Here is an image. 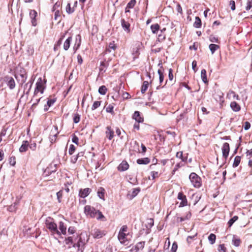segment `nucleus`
<instances>
[{
	"instance_id": "nucleus-46",
	"label": "nucleus",
	"mask_w": 252,
	"mask_h": 252,
	"mask_svg": "<svg viewBox=\"0 0 252 252\" xmlns=\"http://www.w3.org/2000/svg\"><path fill=\"white\" fill-rule=\"evenodd\" d=\"M145 243V242L144 241H141L137 243L136 245H135L137 250H138L139 251L140 250H142L144 247Z\"/></svg>"
},
{
	"instance_id": "nucleus-44",
	"label": "nucleus",
	"mask_w": 252,
	"mask_h": 252,
	"mask_svg": "<svg viewBox=\"0 0 252 252\" xmlns=\"http://www.w3.org/2000/svg\"><path fill=\"white\" fill-rule=\"evenodd\" d=\"M81 42V35L80 34H77L76 36V43L75 44V46H76V45H77V47H76V50L77 49L80 47Z\"/></svg>"
},
{
	"instance_id": "nucleus-60",
	"label": "nucleus",
	"mask_w": 252,
	"mask_h": 252,
	"mask_svg": "<svg viewBox=\"0 0 252 252\" xmlns=\"http://www.w3.org/2000/svg\"><path fill=\"white\" fill-rule=\"evenodd\" d=\"M209 40L212 42H219L218 38L213 35L210 36Z\"/></svg>"
},
{
	"instance_id": "nucleus-13",
	"label": "nucleus",
	"mask_w": 252,
	"mask_h": 252,
	"mask_svg": "<svg viewBox=\"0 0 252 252\" xmlns=\"http://www.w3.org/2000/svg\"><path fill=\"white\" fill-rule=\"evenodd\" d=\"M37 14V12L35 10H31L30 11V16L31 18V22L33 26H35L37 24L35 19Z\"/></svg>"
},
{
	"instance_id": "nucleus-50",
	"label": "nucleus",
	"mask_w": 252,
	"mask_h": 252,
	"mask_svg": "<svg viewBox=\"0 0 252 252\" xmlns=\"http://www.w3.org/2000/svg\"><path fill=\"white\" fill-rule=\"evenodd\" d=\"M101 104V101H95L94 102L92 107V110H94L97 108L99 106H100Z\"/></svg>"
},
{
	"instance_id": "nucleus-16",
	"label": "nucleus",
	"mask_w": 252,
	"mask_h": 252,
	"mask_svg": "<svg viewBox=\"0 0 252 252\" xmlns=\"http://www.w3.org/2000/svg\"><path fill=\"white\" fill-rule=\"evenodd\" d=\"M33 82L30 80L24 86V93L27 95L29 94L31 90Z\"/></svg>"
},
{
	"instance_id": "nucleus-19",
	"label": "nucleus",
	"mask_w": 252,
	"mask_h": 252,
	"mask_svg": "<svg viewBox=\"0 0 252 252\" xmlns=\"http://www.w3.org/2000/svg\"><path fill=\"white\" fill-rule=\"evenodd\" d=\"M29 147V142L28 141H23L22 144L19 148V152L21 153L25 152L27 151Z\"/></svg>"
},
{
	"instance_id": "nucleus-28",
	"label": "nucleus",
	"mask_w": 252,
	"mask_h": 252,
	"mask_svg": "<svg viewBox=\"0 0 252 252\" xmlns=\"http://www.w3.org/2000/svg\"><path fill=\"white\" fill-rule=\"evenodd\" d=\"M56 172V169H52V166L51 165L48 167L44 172V175L45 176H48L53 172Z\"/></svg>"
},
{
	"instance_id": "nucleus-4",
	"label": "nucleus",
	"mask_w": 252,
	"mask_h": 252,
	"mask_svg": "<svg viewBox=\"0 0 252 252\" xmlns=\"http://www.w3.org/2000/svg\"><path fill=\"white\" fill-rule=\"evenodd\" d=\"M97 212L98 210L91 206L86 205L84 207V213L87 217L92 218H95L97 216Z\"/></svg>"
},
{
	"instance_id": "nucleus-30",
	"label": "nucleus",
	"mask_w": 252,
	"mask_h": 252,
	"mask_svg": "<svg viewBox=\"0 0 252 252\" xmlns=\"http://www.w3.org/2000/svg\"><path fill=\"white\" fill-rule=\"evenodd\" d=\"M105 189L104 188L100 187L98 189L97 193L98 196L102 199H104V194H105Z\"/></svg>"
},
{
	"instance_id": "nucleus-45",
	"label": "nucleus",
	"mask_w": 252,
	"mask_h": 252,
	"mask_svg": "<svg viewBox=\"0 0 252 252\" xmlns=\"http://www.w3.org/2000/svg\"><path fill=\"white\" fill-rule=\"evenodd\" d=\"M238 219V217L235 216L232 217L228 222L229 227H230L232 224Z\"/></svg>"
},
{
	"instance_id": "nucleus-26",
	"label": "nucleus",
	"mask_w": 252,
	"mask_h": 252,
	"mask_svg": "<svg viewBox=\"0 0 252 252\" xmlns=\"http://www.w3.org/2000/svg\"><path fill=\"white\" fill-rule=\"evenodd\" d=\"M232 244L235 247H239L241 244V240L237 236L234 235L232 239Z\"/></svg>"
},
{
	"instance_id": "nucleus-38",
	"label": "nucleus",
	"mask_w": 252,
	"mask_h": 252,
	"mask_svg": "<svg viewBox=\"0 0 252 252\" xmlns=\"http://www.w3.org/2000/svg\"><path fill=\"white\" fill-rule=\"evenodd\" d=\"M107 89L105 86L102 85L98 89V93L101 95H105L106 94Z\"/></svg>"
},
{
	"instance_id": "nucleus-58",
	"label": "nucleus",
	"mask_w": 252,
	"mask_h": 252,
	"mask_svg": "<svg viewBox=\"0 0 252 252\" xmlns=\"http://www.w3.org/2000/svg\"><path fill=\"white\" fill-rule=\"evenodd\" d=\"M165 38V35L161 33L158 34V40L159 42L163 41Z\"/></svg>"
},
{
	"instance_id": "nucleus-52",
	"label": "nucleus",
	"mask_w": 252,
	"mask_h": 252,
	"mask_svg": "<svg viewBox=\"0 0 252 252\" xmlns=\"http://www.w3.org/2000/svg\"><path fill=\"white\" fill-rule=\"evenodd\" d=\"M74 10L73 8H71L70 6V4L69 3H67L66 6V12L68 14H71L74 12Z\"/></svg>"
},
{
	"instance_id": "nucleus-62",
	"label": "nucleus",
	"mask_w": 252,
	"mask_h": 252,
	"mask_svg": "<svg viewBox=\"0 0 252 252\" xmlns=\"http://www.w3.org/2000/svg\"><path fill=\"white\" fill-rule=\"evenodd\" d=\"M252 7V0H248L247 2V6L246 9L247 10H250Z\"/></svg>"
},
{
	"instance_id": "nucleus-57",
	"label": "nucleus",
	"mask_w": 252,
	"mask_h": 252,
	"mask_svg": "<svg viewBox=\"0 0 252 252\" xmlns=\"http://www.w3.org/2000/svg\"><path fill=\"white\" fill-rule=\"evenodd\" d=\"M56 99H48V100L47 102V105L48 107H51L52 106L54 103L55 102Z\"/></svg>"
},
{
	"instance_id": "nucleus-20",
	"label": "nucleus",
	"mask_w": 252,
	"mask_h": 252,
	"mask_svg": "<svg viewBox=\"0 0 252 252\" xmlns=\"http://www.w3.org/2000/svg\"><path fill=\"white\" fill-rule=\"evenodd\" d=\"M230 106L232 110L235 112H238L241 109L240 106L235 101L231 102Z\"/></svg>"
},
{
	"instance_id": "nucleus-23",
	"label": "nucleus",
	"mask_w": 252,
	"mask_h": 252,
	"mask_svg": "<svg viewBox=\"0 0 252 252\" xmlns=\"http://www.w3.org/2000/svg\"><path fill=\"white\" fill-rule=\"evenodd\" d=\"M150 162V159L148 158H139L137 160V163L138 164H147Z\"/></svg>"
},
{
	"instance_id": "nucleus-48",
	"label": "nucleus",
	"mask_w": 252,
	"mask_h": 252,
	"mask_svg": "<svg viewBox=\"0 0 252 252\" xmlns=\"http://www.w3.org/2000/svg\"><path fill=\"white\" fill-rule=\"evenodd\" d=\"M158 73L159 75V83L161 84L163 82V80H164L163 73L160 69L158 70Z\"/></svg>"
},
{
	"instance_id": "nucleus-3",
	"label": "nucleus",
	"mask_w": 252,
	"mask_h": 252,
	"mask_svg": "<svg viewBox=\"0 0 252 252\" xmlns=\"http://www.w3.org/2000/svg\"><path fill=\"white\" fill-rule=\"evenodd\" d=\"M15 77L21 84H23L26 81L27 78L26 70L23 68H21L15 75Z\"/></svg>"
},
{
	"instance_id": "nucleus-11",
	"label": "nucleus",
	"mask_w": 252,
	"mask_h": 252,
	"mask_svg": "<svg viewBox=\"0 0 252 252\" xmlns=\"http://www.w3.org/2000/svg\"><path fill=\"white\" fill-rule=\"evenodd\" d=\"M92 189L90 188L80 189L79 191V196L81 198H85L88 196L91 192Z\"/></svg>"
},
{
	"instance_id": "nucleus-64",
	"label": "nucleus",
	"mask_w": 252,
	"mask_h": 252,
	"mask_svg": "<svg viewBox=\"0 0 252 252\" xmlns=\"http://www.w3.org/2000/svg\"><path fill=\"white\" fill-rule=\"evenodd\" d=\"M151 175L153 180H154L158 176V172L157 171H152L151 172Z\"/></svg>"
},
{
	"instance_id": "nucleus-17",
	"label": "nucleus",
	"mask_w": 252,
	"mask_h": 252,
	"mask_svg": "<svg viewBox=\"0 0 252 252\" xmlns=\"http://www.w3.org/2000/svg\"><path fill=\"white\" fill-rule=\"evenodd\" d=\"M132 118L138 123H142L144 121L143 118L140 116V112L137 111L134 112Z\"/></svg>"
},
{
	"instance_id": "nucleus-9",
	"label": "nucleus",
	"mask_w": 252,
	"mask_h": 252,
	"mask_svg": "<svg viewBox=\"0 0 252 252\" xmlns=\"http://www.w3.org/2000/svg\"><path fill=\"white\" fill-rule=\"evenodd\" d=\"M177 198L179 200H181V202H180L179 206V207H183L188 205L187 197L183 192H179Z\"/></svg>"
},
{
	"instance_id": "nucleus-18",
	"label": "nucleus",
	"mask_w": 252,
	"mask_h": 252,
	"mask_svg": "<svg viewBox=\"0 0 252 252\" xmlns=\"http://www.w3.org/2000/svg\"><path fill=\"white\" fill-rule=\"evenodd\" d=\"M19 203V199L17 198L16 199L15 202L13 203V204H12L11 205L9 206L8 207V210L9 212H14L16 210L17 208V206Z\"/></svg>"
},
{
	"instance_id": "nucleus-40",
	"label": "nucleus",
	"mask_w": 252,
	"mask_h": 252,
	"mask_svg": "<svg viewBox=\"0 0 252 252\" xmlns=\"http://www.w3.org/2000/svg\"><path fill=\"white\" fill-rule=\"evenodd\" d=\"M108 63L107 62H102L100 63V66L99 67L100 71H103L104 72H105L106 68L107 66H108Z\"/></svg>"
},
{
	"instance_id": "nucleus-21",
	"label": "nucleus",
	"mask_w": 252,
	"mask_h": 252,
	"mask_svg": "<svg viewBox=\"0 0 252 252\" xmlns=\"http://www.w3.org/2000/svg\"><path fill=\"white\" fill-rule=\"evenodd\" d=\"M215 98L220 103H223L224 102L223 94L221 92H218L215 95Z\"/></svg>"
},
{
	"instance_id": "nucleus-25",
	"label": "nucleus",
	"mask_w": 252,
	"mask_h": 252,
	"mask_svg": "<svg viewBox=\"0 0 252 252\" xmlns=\"http://www.w3.org/2000/svg\"><path fill=\"white\" fill-rule=\"evenodd\" d=\"M71 41H72V37L71 36L68 37L66 39V40L65 41V42H64V44H63V49L64 50L66 51L69 49Z\"/></svg>"
},
{
	"instance_id": "nucleus-7",
	"label": "nucleus",
	"mask_w": 252,
	"mask_h": 252,
	"mask_svg": "<svg viewBox=\"0 0 252 252\" xmlns=\"http://www.w3.org/2000/svg\"><path fill=\"white\" fill-rule=\"evenodd\" d=\"M91 234L95 239H99L105 235V232L103 230L98 228H94L92 231Z\"/></svg>"
},
{
	"instance_id": "nucleus-54",
	"label": "nucleus",
	"mask_w": 252,
	"mask_h": 252,
	"mask_svg": "<svg viewBox=\"0 0 252 252\" xmlns=\"http://www.w3.org/2000/svg\"><path fill=\"white\" fill-rule=\"evenodd\" d=\"M218 250L219 252H226V249L224 244H220L219 246Z\"/></svg>"
},
{
	"instance_id": "nucleus-14",
	"label": "nucleus",
	"mask_w": 252,
	"mask_h": 252,
	"mask_svg": "<svg viewBox=\"0 0 252 252\" xmlns=\"http://www.w3.org/2000/svg\"><path fill=\"white\" fill-rule=\"evenodd\" d=\"M128 163L125 160H123L118 166V170L123 172L127 170L129 168Z\"/></svg>"
},
{
	"instance_id": "nucleus-56",
	"label": "nucleus",
	"mask_w": 252,
	"mask_h": 252,
	"mask_svg": "<svg viewBox=\"0 0 252 252\" xmlns=\"http://www.w3.org/2000/svg\"><path fill=\"white\" fill-rule=\"evenodd\" d=\"M80 120V116L79 114H75L73 117V122L75 124H77L79 122Z\"/></svg>"
},
{
	"instance_id": "nucleus-49",
	"label": "nucleus",
	"mask_w": 252,
	"mask_h": 252,
	"mask_svg": "<svg viewBox=\"0 0 252 252\" xmlns=\"http://www.w3.org/2000/svg\"><path fill=\"white\" fill-rule=\"evenodd\" d=\"M184 163L182 162H179V163H178L176 164V165L175 166V167L173 169V170L172 171V174H174L175 173V172L180 167H182L183 166H184Z\"/></svg>"
},
{
	"instance_id": "nucleus-31",
	"label": "nucleus",
	"mask_w": 252,
	"mask_h": 252,
	"mask_svg": "<svg viewBox=\"0 0 252 252\" xmlns=\"http://www.w3.org/2000/svg\"><path fill=\"white\" fill-rule=\"evenodd\" d=\"M140 189L139 188H137L133 189L132 190V193L131 194H128V195L129 196L130 199H132L134 197H135L137 194L140 192Z\"/></svg>"
},
{
	"instance_id": "nucleus-61",
	"label": "nucleus",
	"mask_w": 252,
	"mask_h": 252,
	"mask_svg": "<svg viewBox=\"0 0 252 252\" xmlns=\"http://www.w3.org/2000/svg\"><path fill=\"white\" fill-rule=\"evenodd\" d=\"M79 139L78 137L74 134L72 135V141L73 143L78 145Z\"/></svg>"
},
{
	"instance_id": "nucleus-51",
	"label": "nucleus",
	"mask_w": 252,
	"mask_h": 252,
	"mask_svg": "<svg viewBox=\"0 0 252 252\" xmlns=\"http://www.w3.org/2000/svg\"><path fill=\"white\" fill-rule=\"evenodd\" d=\"M63 195V191L62 190H60L58 192H57V196L58 202L61 203L62 202V198Z\"/></svg>"
},
{
	"instance_id": "nucleus-36",
	"label": "nucleus",
	"mask_w": 252,
	"mask_h": 252,
	"mask_svg": "<svg viewBox=\"0 0 252 252\" xmlns=\"http://www.w3.org/2000/svg\"><path fill=\"white\" fill-rule=\"evenodd\" d=\"M149 86V82L147 81H144L141 87V92L142 94L145 93L147 91Z\"/></svg>"
},
{
	"instance_id": "nucleus-5",
	"label": "nucleus",
	"mask_w": 252,
	"mask_h": 252,
	"mask_svg": "<svg viewBox=\"0 0 252 252\" xmlns=\"http://www.w3.org/2000/svg\"><path fill=\"white\" fill-rule=\"evenodd\" d=\"M44 88L43 86L42 80L41 78H38L36 83V87L34 89V96L38 95V94L40 93L41 94H43Z\"/></svg>"
},
{
	"instance_id": "nucleus-2",
	"label": "nucleus",
	"mask_w": 252,
	"mask_h": 252,
	"mask_svg": "<svg viewBox=\"0 0 252 252\" xmlns=\"http://www.w3.org/2000/svg\"><path fill=\"white\" fill-rule=\"evenodd\" d=\"M189 179L194 187L199 188L201 186V179L195 173H191L189 176Z\"/></svg>"
},
{
	"instance_id": "nucleus-12",
	"label": "nucleus",
	"mask_w": 252,
	"mask_h": 252,
	"mask_svg": "<svg viewBox=\"0 0 252 252\" xmlns=\"http://www.w3.org/2000/svg\"><path fill=\"white\" fill-rule=\"evenodd\" d=\"M121 22V26L123 30L127 33L129 32L130 31V24L128 22L126 21L124 19H122Z\"/></svg>"
},
{
	"instance_id": "nucleus-34",
	"label": "nucleus",
	"mask_w": 252,
	"mask_h": 252,
	"mask_svg": "<svg viewBox=\"0 0 252 252\" xmlns=\"http://www.w3.org/2000/svg\"><path fill=\"white\" fill-rule=\"evenodd\" d=\"M209 48L212 54H213L220 48V46L217 44H211L209 45Z\"/></svg>"
},
{
	"instance_id": "nucleus-15",
	"label": "nucleus",
	"mask_w": 252,
	"mask_h": 252,
	"mask_svg": "<svg viewBox=\"0 0 252 252\" xmlns=\"http://www.w3.org/2000/svg\"><path fill=\"white\" fill-rule=\"evenodd\" d=\"M105 134L106 137L109 140H111L114 136V131L110 126H107Z\"/></svg>"
},
{
	"instance_id": "nucleus-10",
	"label": "nucleus",
	"mask_w": 252,
	"mask_h": 252,
	"mask_svg": "<svg viewBox=\"0 0 252 252\" xmlns=\"http://www.w3.org/2000/svg\"><path fill=\"white\" fill-rule=\"evenodd\" d=\"M229 151L230 147L229 144L226 142L224 143L222 147V156L225 159H226L227 158Z\"/></svg>"
},
{
	"instance_id": "nucleus-43",
	"label": "nucleus",
	"mask_w": 252,
	"mask_h": 252,
	"mask_svg": "<svg viewBox=\"0 0 252 252\" xmlns=\"http://www.w3.org/2000/svg\"><path fill=\"white\" fill-rule=\"evenodd\" d=\"M216 237L214 234L211 233L208 237V240L211 244H214L216 241Z\"/></svg>"
},
{
	"instance_id": "nucleus-32",
	"label": "nucleus",
	"mask_w": 252,
	"mask_h": 252,
	"mask_svg": "<svg viewBox=\"0 0 252 252\" xmlns=\"http://www.w3.org/2000/svg\"><path fill=\"white\" fill-rule=\"evenodd\" d=\"M139 50V48L138 47H136L133 48V52H132L133 60H135V59L138 58L139 55L140 54Z\"/></svg>"
},
{
	"instance_id": "nucleus-33",
	"label": "nucleus",
	"mask_w": 252,
	"mask_h": 252,
	"mask_svg": "<svg viewBox=\"0 0 252 252\" xmlns=\"http://www.w3.org/2000/svg\"><path fill=\"white\" fill-rule=\"evenodd\" d=\"M201 77L202 81L204 83H207L208 82V80H207V75H206V71L204 69H203L201 70Z\"/></svg>"
},
{
	"instance_id": "nucleus-8",
	"label": "nucleus",
	"mask_w": 252,
	"mask_h": 252,
	"mask_svg": "<svg viewBox=\"0 0 252 252\" xmlns=\"http://www.w3.org/2000/svg\"><path fill=\"white\" fill-rule=\"evenodd\" d=\"M4 81L10 90H13L15 88V82L12 77L9 76H5L4 77Z\"/></svg>"
},
{
	"instance_id": "nucleus-59",
	"label": "nucleus",
	"mask_w": 252,
	"mask_h": 252,
	"mask_svg": "<svg viewBox=\"0 0 252 252\" xmlns=\"http://www.w3.org/2000/svg\"><path fill=\"white\" fill-rule=\"evenodd\" d=\"M64 37V35H63L61 36V37L59 39V40L57 41L56 44L55 45V48L56 47H58L60 46L62 44V40L63 39Z\"/></svg>"
},
{
	"instance_id": "nucleus-27",
	"label": "nucleus",
	"mask_w": 252,
	"mask_h": 252,
	"mask_svg": "<svg viewBox=\"0 0 252 252\" xmlns=\"http://www.w3.org/2000/svg\"><path fill=\"white\" fill-rule=\"evenodd\" d=\"M37 96V95L36 96H34V94H33V97L31 100V101L33 102L32 107H35L42 98V97H38Z\"/></svg>"
},
{
	"instance_id": "nucleus-55",
	"label": "nucleus",
	"mask_w": 252,
	"mask_h": 252,
	"mask_svg": "<svg viewBox=\"0 0 252 252\" xmlns=\"http://www.w3.org/2000/svg\"><path fill=\"white\" fill-rule=\"evenodd\" d=\"M75 150V147L74 145L71 144L69 146V150H68V153L70 155H71L73 154Z\"/></svg>"
},
{
	"instance_id": "nucleus-53",
	"label": "nucleus",
	"mask_w": 252,
	"mask_h": 252,
	"mask_svg": "<svg viewBox=\"0 0 252 252\" xmlns=\"http://www.w3.org/2000/svg\"><path fill=\"white\" fill-rule=\"evenodd\" d=\"M136 4L135 0H131L126 5L127 8H132Z\"/></svg>"
},
{
	"instance_id": "nucleus-6",
	"label": "nucleus",
	"mask_w": 252,
	"mask_h": 252,
	"mask_svg": "<svg viewBox=\"0 0 252 252\" xmlns=\"http://www.w3.org/2000/svg\"><path fill=\"white\" fill-rule=\"evenodd\" d=\"M77 239H78L77 243H74L72 245V247L74 248H77L78 251H81V252H83L84 249V246L85 243L80 236H78ZM76 238L75 240H76Z\"/></svg>"
},
{
	"instance_id": "nucleus-29",
	"label": "nucleus",
	"mask_w": 252,
	"mask_h": 252,
	"mask_svg": "<svg viewBox=\"0 0 252 252\" xmlns=\"http://www.w3.org/2000/svg\"><path fill=\"white\" fill-rule=\"evenodd\" d=\"M195 22L193 23V27L196 28H200L201 27L202 22L200 18L196 16L195 18Z\"/></svg>"
},
{
	"instance_id": "nucleus-63",
	"label": "nucleus",
	"mask_w": 252,
	"mask_h": 252,
	"mask_svg": "<svg viewBox=\"0 0 252 252\" xmlns=\"http://www.w3.org/2000/svg\"><path fill=\"white\" fill-rule=\"evenodd\" d=\"M113 109L114 107L111 105H109L108 107H106V111L108 113H113L114 112Z\"/></svg>"
},
{
	"instance_id": "nucleus-42",
	"label": "nucleus",
	"mask_w": 252,
	"mask_h": 252,
	"mask_svg": "<svg viewBox=\"0 0 252 252\" xmlns=\"http://www.w3.org/2000/svg\"><path fill=\"white\" fill-rule=\"evenodd\" d=\"M96 218L97 220H100L103 221H104L106 220L105 217L102 214V213L99 210H98V212L97 213V216H96Z\"/></svg>"
},
{
	"instance_id": "nucleus-22",
	"label": "nucleus",
	"mask_w": 252,
	"mask_h": 252,
	"mask_svg": "<svg viewBox=\"0 0 252 252\" xmlns=\"http://www.w3.org/2000/svg\"><path fill=\"white\" fill-rule=\"evenodd\" d=\"M59 228L61 231V234L65 235L66 233V226L64 225L63 221H60L59 224Z\"/></svg>"
},
{
	"instance_id": "nucleus-35",
	"label": "nucleus",
	"mask_w": 252,
	"mask_h": 252,
	"mask_svg": "<svg viewBox=\"0 0 252 252\" xmlns=\"http://www.w3.org/2000/svg\"><path fill=\"white\" fill-rule=\"evenodd\" d=\"M126 236V235L125 233L119 232L118 238L121 243H125Z\"/></svg>"
},
{
	"instance_id": "nucleus-47",
	"label": "nucleus",
	"mask_w": 252,
	"mask_h": 252,
	"mask_svg": "<svg viewBox=\"0 0 252 252\" xmlns=\"http://www.w3.org/2000/svg\"><path fill=\"white\" fill-rule=\"evenodd\" d=\"M65 244L67 245H73L74 244L73 238L72 237H68L65 239Z\"/></svg>"
},
{
	"instance_id": "nucleus-37",
	"label": "nucleus",
	"mask_w": 252,
	"mask_h": 252,
	"mask_svg": "<svg viewBox=\"0 0 252 252\" xmlns=\"http://www.w3.org/2000/svg\"><path fill=\"white\" fill-rule=\"evenodd\" d=\"M117 48V46L115 44V42L114 41L111 42L108 45V48H107V50L110 52L111 50H115Z\"/></svg>"
},
{
	"instance_id": "nucleus-1",
	"label": "nucleus",
	"mask_w": 252,
	"mask_h": 252,
	"mask_svg": "<svg viewBox=\"0 0 252 252\" xmlns=\"http://www.w3.org/2000/svg\"><path fill=\"white\" fill-rule=\"evenodd\" d=\"M45 224L52 234H56L59 236L61 235V232L58 229L57 225L54 222L52 218L48 217L45 220Z\"/></svg>"
},
{
	"instance_id": "nucleus-24",
	"label": "nucleus",
	"mask_w": 252,
	"mask_h": 252,
	"mask_svg": "<svg viewBox=\"0 0 252 252\" xmlns=\"http://www.w3.org/2000/svg\"><path fill=\"white\" fill-rule=\"evenodd\" d=\"M151 30L154 34H158L160 26L158 24H153L151 26Z\"/></svg>"
},
{
	"instance_id": "nucleus-41",
	"label": "nucleus",
	"mask_w": 252,
	"mask_h": 252,
	"mask_svg": "<svg viewBox=\"0 0 252 252\" xmlns=\"http://www.w3.org/2000/svg\"><path fill=\"white\" fill-rule=\"evenodd\" d=\"M176 157L181 158L182 162L186 161L188 158L187 156H183L182 152H177L176 154Z\"/></svg>"
},
{
	"instance_id": "nucleus-39",
	"label": "nucleus",
	"mask_w": 252,
	"mask_h": 252,
	"mask_svg": "<svg viewBox=\"0 0 252 252\" xmlns=\"http://www.w3.org/2000/svg\"><path fill=\"white\" fill-rule=\"evenodd\" d=\"M240 161H241V157L238 156L235 157L233 163V167H237L239 165V164H240Z\"/></svg>"
}]
</instances>
